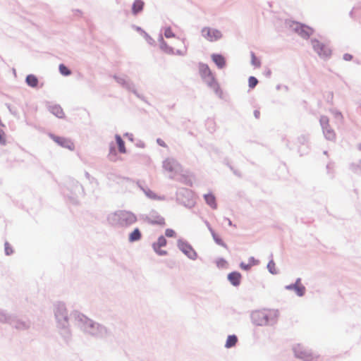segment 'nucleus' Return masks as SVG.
I'll return each instance as SVG.
<instances>
[{"label":"nucleus","mask_w":361,"mask_h":361,"mask_svg":"<svg viewBox=\"0 0 361 361\" xmlns=\"http://www.w3.org/2000/svg\"><path fill=\"white\" fill-rule=\"evenodd\" d=\"M225 221L228 222V226H233L232 221L227 217L224 218Z\"/></svg>","instance_id":"obj_56"},{"label":"nucleus","mask_w":361,"mask_h":361,"mask_svg":"<svg viewBox=\"0 0 361 361\" xmlns=\"http://www.w3.org/2000/svg\"><path fill=\"white\" fill-rule=\"evenodd\" d=\"M107 178L110 181L115 182L118 185H127L129 183H134V181H133L129 178L122 177L114 173H108Z\"/></svg>","instance_id":"obj_17"},{"label":"nucleus","mask_w":361,"mask_h":361,"mask_svg":"<svg viewBox=\"0 0 361 361\" xmlns=\"http://www.w3.org/2000/svg\"><path fill=\"white\" fill-rule=\"evenodd\" d=\"M285 288L288 290H294L298 296L302 297L305 293V287L304 286H296V284H289L285 286Z\"/></svg>","instance_id":"obj_22"},{"label":"nucleus","mask_w":361,"mask_h":361,"mask_svg":"<svg viewBox=\"0 0 361 361\" xmlns=\"http://www.w3.org/2000/svg\"><path fill=\"white\" fill-rule=\"evenodd\" d=\"M311 44L314 51L323 59H327L331 54V50L326 44L316 39H311Z\"/></svg>","instance_id":"obj_7"},{"label":"nucleus","mask_w":361,"mask_h":361,"mask_svg":"<svg viewBox=\"0 0 361 361\" xmlns=\"http://www.w3.org/2000/svg\"><path fill=\"white\" fill-rule=\"evenodd\" d=\"M216 263L218 267H223L226 263V262L224 259L220 258Z\"/></svg>","instance_id":"obj_51"},{"label":"nucleus","mask_w":361,"mask_h":361,"mask_svg":"<svg viewBox=\"0 0 361 361\" xmlns=\"http://www.w3.org/2000/svg\"><path fill=\"white\" fill-rule=\"evenodd\" d=\"M323 133L325 137L329 140H334L336 138V134L334 130L328 126L327 128H322Z\"/></svg>","instance_id":"obj_32"},{"label":"nucleus","mask_w":361,"mask_h":361,"mask_svg":"<svg viewBox=\"0 0 361 361\" xmlns=\"http://www.w3.org/2000/svg\"><path fill=\"white\" fill-rule=\"evenodd\" d=\"M142 238L141 231L138 228H135L128 236V241L130 243H134L140 240Z\"/></svg>","instance_id":"obj_26"},{"label":"nucleus","mask_w":361,"mask_h":361,"mask_svg":"<svg viewBox=\"0 0 361 361\" xmlns=\"http://www.w3.org/2000/svg\"><path fill=\"white\" fill-rule=\"evenodd\" d=\"M177 247L190 259H197V253L188 241L183 239H178Z\"/></svg>","instance_id":"obj_6"},{"label":"nucleus","mask_w":361,"mask_h":361,"mask_svg":"<svg viewBox=\"0 0 361 361\" xmlns=\"http://www.w3.org/2000/svg\"><path fill=\"white\" fill-rule=\"evenodd\" d=\"M271 74V71L270 70H268L267 72L266 73V75L269 77Z\"/></svg>","instance_id":"obj_60"},{"label":"nucleus","mask_w":361,"mask_h":361,"mask_svg":"<svg viewBox=\"0 0 361 361\" xmlns=\"http://www.w3.org/2000/svg\"><path fill=\"white\" fill-rule=\"evenodd\" d=\"M251 56V64L255 67H259L261 66V62L259 59H258L255 53L253 51H251L250 53Z\"/></svg>","instance_id":"obj_38"},{"label":"nucleus","mask_w":361,"mask_h":361,"mask_svg":"<svg viewBox=\"0 0 361 361\" xmlns=\"http://www.w3.org/2000/svg\"><path fill=\"white\" fill-rule=\"evenodd\" d=\"M279 316L277 310H255L251 312L250 319L257 326H274L277 323Z\"/></svg>","instance_id":"obj_3"},{"label":"nucleus","mask_w":361,"mask_h":361,"mask_svg":"<svg viewBox=\"0 0 361 361\" xmlns=\"http://www.w3.org/2000/svg\"><path fill=\"white\" fill-rule=\"evenodd\" d=\"M205 202L208 205H209L212 209H216L217 204L216 202V198L214 195L209 193L205 194L204 195Z\"/></svg>","instance_id":"obj_29"},{"label":"nucleus","mask_w":361,"mask_h":361,"mask_svg":"<svg viewBox=\"0 0 361 361\" xmlns=\"http://www.w3.org/2000/svg\"><path fill=\"white\" fill-rule=\"evenodd\" d=\"M290 27L303 39H308L313 34V29L298 22H292Z\"/></svg>","instance_id":"obj_8"},{"label":"nucleus","mask_w":361,"mask_h":361,"mask_svg":"<svg viewBox=\"0 0 361 361\" xmlns=\"http://www.w3.org/2000/svg\"><path fill=\"white\" fill-rule=\"evenodd\" d=\"M203 80L207 85V86L209 87L216 93V95L221 97L222 92L213 75L209 76L208 78L207 77L204 78Z\"/></svg>","instance_id":"obj_16"},{"label":"nucleus","mask_w":361,"mask_h":361,"mask_svg":"<svg viewBox=\"0 0 361 361\" xmlns=\"http://www.w3.org/2000/svg\"><path fill=\"white\" fill-rule=\"evenodd\" d=\"M201 33L202 37L209 42H215L222 37V33L220 30L209 27H203L201 30Z\"/></svg>","instance_id":"obj_10"},{"label":"nucleus","mask_w":361,"mask_h":361,"mask_svg":"<svg viewBox=\"0 0 361 361\" xmlns=\"http://www.w3.org/2000/svg\"><path fill=\"white\" fill-rule=\"evenodd\" d=\"M259 115H260V112H259V111H258V110H255V111H254V116H255V117L256 118H259Z\"/></svg>","instance_id":"obj_53"},{"label":"nucleus","mask_w":361,"mask_h":361,"mask_svg":"<svg viewBox=\"0 0 361 361\" xmlns=\"http://www.w3.org/2000/svg\"><path fill=\"white\" fill-rule=\"evenodd\" d=\"M157 143L159 145V146H161V147H166L167 145H166V143L164 142V140H162L161 138H157Z\"/></svg>","instance_id":"obj_50"},{"label":"nucleus","mask_w":361,"mask_h":361,"mask_svg":"<svg viewBox=\"0 0 361 361\" xmlns=\"http://www.w3.org/2000/svg\"><path fill=\"white\" fill-rule=\"evenodd\" d=\"M295 356L303 361H310L313 359L312 353L304 346L298 344L293 348Z\"/></svg>","instance_id":"obj_11"},{"label":"nucleus","mask_w":361,"mask_h":361,"mask_svg":"<svg viewBox=\"0 0 361 361\" xmlns=\"http://www.w3.org/2000/svg\"><path fill=\"white\" fill-rule=\"evenodd\" d=\"M240 267L243 270L249 271L252 267V264L251 263L245 264V262H242L240 264Z\"/></svg>","instance_id":"obj_46"},{"label":"nucleus","mask_w":361,"mask_h":361,"mask_svg":"<svg viewBox=\"0 0 361 361\" xmlns=\"http://www.w3.org/2000/svg\"><path fill=\"white\" fill-rule=\"evenodd\" d=\"M267 269L271 274L276 275L279 274V271L276 269L275 262L273 259L269 262Z\"/></svg>","instance_id":"obj_36"},{"label":"nucleus","mask_w":361,"mask_h":361,"mask_svg":"<svg viewBox=\"0 0 361 361\" xmlns=\"http://www.w3.org/2000/svg\"><path fill=\"white\" fill-rule=\"evenodd\" d=\"M229 168L233 171V173L237 175V176H240V174L235 170H233V167L231 166H229Z\"/></svg>","instance_id":"obj_59"},{"label":"nucleus","mask_w":361,"mask_h":361,"mask_svg":"<svg viewBox=\"0 0 361 361\" xmlns=\"http://www.w3.org/2000/svg\"><path fill=\"white\" fill-rule=\"evenodd\" d=\"M164 36L166 38L175 37V34L172 32L171 27H167L164 30Z\"/></svg>","instance_id":"obj_41"},{"label":"nucleus","mask_w":361,"mask_h":361,"mask_svg":"<svg viewBox=\"0 0 361 361\" xmlns=\"http://www.w3.org/2000/svg\"><path fill=\"white\" fill-rule=\"evenodd\" d=\"M115 139L116 144L118 145L119 152L121 154H125L126 152L125 142L123 141L122 137L118 134L115 135Z\"/></svg>","instance_id":"obj_31"},{"label":"nucleus","mask_w":361,"mask_h":361,"mask_svg":"<svg viewBox=\"0 0 361 361\" xmlns=\"http://www.w3.org/2000/svg\"><path fill=\"white\" fill-rule=\"evenodd\" d=\"M165 235H166V236H167L169 238H172V237L175 236L176 233L173 229L167 228L165 231Z\"/></svg>","instance_id":"obj_47"},{"label":"nucleus","mask_w":361,"mask_h":361,"mask_svg":"<svg viewBox=\"0 0 361 361\" xmlns=\"http://www.w3.org/2000/svg\"><path fill=\"white\" fill-rule=\"evenodd\" d=\"M4 250H5V254L6 255H11L13 252V250L11 246L10 245V244L8 242H6L4 244Z\"/></svg>","instance_id":"obj_42"},{"label":"nucleus","mask_w":361,"mask_h":361,"mask_svg":"<svg viewBox=\"0 0 361 361\" xmlns=\"http://www.w3.org/2000/svg\"><path fill=\"white\" fill-rule=\"evenodd\" d=\"M124 136L128 137L130 140H133V134L126 133Z\"/></svg>","instance_id":"obj_55"},{"label":"nucleus","mask_w":361,"mask_h":361,"mask_svg":"<svg viewBox=\"0 0 361 361\" xmlns=\"http://www.w3.org/2000/svg\"><path fill=\"white\" fill-rule=\"evenodd\" d=\"M158 40L159 42L160 49L167 54L173 55L174 54V49L173 47L169 46L167 43L164 41L163 36L159 35Z\"/></svg>","instance_id":"obj_20"},{"label":"nucleus","mask_w":361,"mask_h":361,"mask_svg":"<svg viewBox=\"0 0 361 361\" xmlns=\"http://www.w3.org/2000/svg\"><path fill=\"white\" fill-rule=\"evenodd\" d=\"M145 6V2L142 0H135L132 5V13L137 16L142 11Z\"/></svg>","instance_id":"obj_24"},{"label":"nucleus","mask_w":361,"mask_h":361,"mask_svg":"<svg viewBox=\"0 0 361 361\" xmlns=\"http://www.w3.org/2000/svg\"><path fill=\"white\" fill-rule=\"evenodd\" d=\"M69 185H72L73 187V195H76L78 194H80L83 192V188L82 185L79 183L78 181L72 180L69 183Z\"/></svg>","instance_id":"obj_30"},{"label":"nucleus","mask_w":361,"mask_h":361,"mask_svg":"<svg viewBox=\"0 0 361 361\" xmlns=\"http://www.w3.org/2000/svg\"><path fill=\"white\" fill-rule=\"evenodd\" d=\"M249 263L252 264V266L256 265L258 264L259 261L257 259H255L254 257H250L248 259Z\"/></svg>","instance_id":"obj_49"},{"label":"nucleus","mask_w":361,"mask_h":361,"mask_svg":"<svg viewBox=\"0 0 361 361\" xmlns=\"http://www.w3.org/2000/svg\"><path fill=\"white\" fill-rule=\"evenodd\" d=\"M142 33L144 34V37L145 38V39L147 40V42L151 44V45H153L154 44L155 42L153 38H152L147 32H145V31H142Z\"/></svg>","instance_id":"obj_44"},{"label":"nucleus","mask_w":361,"mask_h":361,"mask_svg":"<svg viewBox=\"0 0 361 361\" xmlns=\"http://www.w3.org/2000/svg\"><path fill=\"white\" fill-rule=\"evenodd\" d=\"M211 58L218 68L222 69L225 67L226 59L223 55L220 54H212Z\"/></svg>","instance_id":"obj_19"},{"label":"nucleus","mask_w":361,"mask_h":361,"mask_svg":"<svg viewBox=\"0 0 361 361\" xmlns=\"http://www.w3.org/2000/svg\"><path fill=\"white\" fill-rule=\"evenodd\" d=\"M108 221L112 225L127 227L135 223L137 217L131 212L120 210L110 214L108 216Z\"/></svg>","instance_id":"obj_4"},{"label":"nucleus","mask_w":361,"mask_h":361,"mask_svg":"<svg viewBox=\"0 0 361 361\" xmlns=\"http://www.w3.org/2000/svg\"><path fill=\"white\" fill-rule=\"evenodd\" d=\"M71 317L74 318L75 325L87 336L102 339L110 335V331L105 326L78 311L72 312Z\"/></svg>","instance_id":"obj_1"},{"label":"nucleus","mask_w":361,"mask_h":361,"mask_svg":"<svg viewBox=\"0 0 361 361\" xmlns=\"http://www.w3.org/2000/svg\"><path fill=\"white\" fill-rule=\"evenodd\" d=\"M238 342V337L233 334L229 335L226 339L225 347L226 348H231L236 345Z\"/></svg>","instance_id":"obj_33"},{"label":"nucleus","mask_w":361,"mask_h":361,"mask_svg":"<svg viewBox=\"0 0 361 361\" xmlns=\"http://www.w3.org/2000/svg\"><path fill=\"white\" fill-rule=\"evenodd\" d=\"M336 117H340V118H342V114L341 112H337L336 113Z\"/></svg>","instance_id":"obj_62"},{"label":"nucleus","mask_w":361,"mask_h":361,"mask_svg":"<svg viewBox=\"0 0 361 361\" xmlns=\"http://www.w3.org/2000/svg\"><path fill=\"white\" fill-rule=\"evenodd\" d=\"M301 279L300 278L297 279L295 282L293 284H296V286H302L300 284Z\"/></svg>","instance_id":"obj_57"},{"label":"nucleus","mask_w":361,"mask_h":361,"mask_svg":"<svg viewBox=\"0 0 361 361\" xmlns=\"http://www.w3.org/2000/svg\"><path fill=\"white\" fill-rule=\"evenodd\" d=\"M308 140H309V137L307 135H301L300 136H299L298 137V142L302 144V145H305L306 144L307 142H308Z\"/></svg>","instance_id":"obj_43"},{"label":"nucleus","mask_w":361,"mask_h":361,"mask_svg":"<svg viewBox=\"0 0 361 361\" xmlns=\"http://www.w3.org/2000/svg\"><path fill=\"white\" fill-rule=\"evenodd\" d=\"M11 314L0 308V323L8 324Z\"/></svg>","instance_id":"obj_34"},{"label":"nucleus","mask_w":361,"mask_h":361,"mask_svg":"<svg viewBox=\"0 0 361 361\" xmlns=\"http://www.w3.org/2000/svg\"><path fill=\"white\" fill-rule=\"evenodd\" d=\"M108 158L111 161H116L118 159L117 152L114 145V143L112 142L109 145V152L108 154Z\"/></svg>","instance_id":"obj_28"},{"label":"nucleus","mask_w":361,"mask_h":361,"mask_svg":"<svg viewBox=\"0 0 361 361\" xmlns=\"http://www.w3.org/2000/svg\"><path fill=\"white\" fill-rule=\"evenodd\" d=\"M174 54L183 56L185 54L182 51L178 49V50H176V52H174Z\"/></svg>","instance_id":"obj_54"},{"label":"nucleus","mask_w":361,"mask_h":361,"mask_svg":"<svg viewBox=\"0 0 361 361\" xmlns=\"http://www.w3.org/2000/svg\"><path fill=\"white\" fill-rule=\"evenodd\" d=\"M7 107H8V109L9 111H10L12 114L16 115V112H15V111H13L11 109V108L10 105H7Z\"/></svg>","instance_id":"obj_58"},{"label":"nucleus","mask_w":361,"mask_h":361,"mask_svg":"<svg viewBox=\"0 0 361 361\" xmlns=\"http://www.w3.org/2000/svg\"><path fill=\"white\" fill-rule=\"evenodd\" d=\"M136 185L145 193L146 197L150 200H164L165 199L164 196H158L140 180L137 181Z\"/></svg>","instance_id":"obj_13"},{"label":"nucleus","mask_w":361,"mask_h":361,"mask_svg":"<svg viewBox=\"0 0 361 361\" xmlns=\"http://www.w3.org/2000/svg\"><path fill=\"white\" fill-rule=\"evenodd\" d=\"M25 82L28 86L35 88L37 87L39 80L35 75L30 74L26 76Z\"/></svg>","instance_id":"obj_27"},{"label":"nucleus","mask_w":361,"mask_h":361,"mask_svg":"<svg viewBox=\"0 0 361 361\" xmlns=\"http://www.w3.org/2000/svg\"><path fill=\"white\" fill-rule=\"evenodd\" d=\"M8 324L18 330H27L31 326L30 320H23L18 317L17 315L11 314Z\"/></svg>","instance_id":"obj_9"},{"label":"nucleus","mask_w":361,"mask_h":361,"mask_svg":"<svg viewBox=\"0 0 361 361\" xmlns=\"http://www.w3.org/2000/svg\"><path fill=\"white\" fill-rule=\"evenodd\" d=\"M199 72L202 80L212 75L208 65L204 63H199Z\"/></svg>","instance_id":"obj_23"},{"label":"nucleus","mask_w":361,"mask_h":361,"mask_svg":"<svg viewBox=\"0 0 361 361\" xmlns=\"http://www.w3.org/2000/svg\"><path fill=\"white\" fill-rule=\"evenodd\" d=\"M320 125L322 126V128H327L329 126V118L326 116H322L319 119Z\"/></svg>","instance_id":"obj_40"},{"label":"nucleus","mask_w":361,"mask_h":361,"mask_svg":"<svg viewBox=\"0 0 361 361\" xmlns=\"http://www.w3.org/2000/svg\"><path fill=\"white\" fill-rule=\"evenodd\" d=\"M351 167H352V169H353V168L358 169V168H360V166L359 165L352 164Z\"/></svg>","instance_id":"obj_61"},{"label":"nucleus","mask_w":361,"mask_h":361,"mask_svg":"<svg viewBox=\"0 0 361 361\" xmlns=\"http://www.w3.org/2000/svg\"><path fill=\"white\" fill-rule=\"evenodd\" d=\"M167 240L164 235H160L157 242L152 243L154 251L159 256H166L168 252L166 250H161V247L166 246Z\"/></svg>","instance_id":"obj_14"},{"label":"nucleus","mask_w":361,"mask_h":361,"mask_svg":"<svg viewBox=\"0 0 361 361\" xmlns=\"http://www.w3.org/2000/svg\"><path fill=\"white\" fill-rule=\"evenodd\" d=\"M258 84V80L254 76H250L248 78V85L251 89L255 88Z\"/></svg>","instance_id":"obj_39"},{"label":"nucleus","mask_w":361,"mask_h":361,"mask_svg":"<svg viewBox=\"0 0 361 361\" xmlns=\"http://www.w3.org/2000/svg\"><path fill=\"white\" fill-rule=\"evenodd\" d=\"M136 29H137V31H140V32H142V31H144V30H143L141 27H136Z\"/></svg>","instance_id":"obj_63"},{"label":"nucleus","mask_w":361,"mask_h":361,"mask_svg":"<svg viewBox=\"0 0 361 361\" xmlns=\"http://www.w3.org/2000/svg\"><path fill=\"white\" fill-rule=\"evenodd\" d=\"M49 136L51 140H53L56 143L62 147L68 149L70 150H73L75 148L74 143L68 138L59 137L55 135L53 133H49Z\"/></svg>","instance_id":"obj_12"},{"label":"nucleus","mask_w":361,"mask_h":361,"mask_svg":"<svg viewBox=\"0 0 361 361\" xmlns=\"http://www.w3.org/2000/svg\"><path fill=\"white\" fill-rule=\"evenodd\" d=\"M114 79L122 87L125 88L129 92H133L137 98L140 99L144 102H147L145 97L139 94L136 90L135 85L133 82L129 78L128 76L126 75H113Z\"/></svg>","instance_id":"obj_5"},{"label":"nucleus","mask_w":361,"mask_h":361,"mask_svg":"<svg viewBox=\"0 0 361 361\" xmlns=\"http://www.w3.org/2000/svg\"><path fill=\"white\" fill-rule=\"evenodd\" d=\"M59 70L60 73L64 76H68L71 74V71L63 63L59 65Z\"/></svg>","instance_id":"obj_37"},{"label":"nucleus","mask_w":361,"mask_h":361,"mask_svg":"<svg viewBox=\"0 0 361 361\" xmlns=\"http://www.w3.org/2000/svg\"><path fill=\"white\" fill-rule=\"evenodd\" d=\"M204 224H205L206 226L207 227V228H208V230L209 231L210 233L214 231L213 228H212V226L209 224V223L208 222V221L204 220Z\"/></svg>","instance_id":"obj_52"},{"label":"nucleus","mask_w":361,"mask_h":361,"mask_svg":"<svg viewBox=\"0 0 361 361\" xmlns=\"http://www.w3.org/2000/svg\"><path fill=\"white\" fill-rule=\"evenodd\" d=\"M6 143L5 133L3 130L0 129V145H5Z\"/></svg>","instance_id":"obj_45"},{"label":"nucleus","mask_w":361,"mask_h":361,"mask_svg":"<svg viewBox=\"0 0 361 361\" xmlns=\"http://www.w3.org/2000/svg\"><path fill=\"white\" fill-rule=\"evenodd\" d=\"M49 111L59 118H62L64 116V113L61 106L55 104L49 106Z\"/></svg>","instance_id":"obj_25"},{"label":"nucleus","mask_w":361,"mask_h":361,"mask_svg":"<svg viewBox=\"0 0 361 361\" xmlns=\"http://www.w3.org/2000/svg\"><path fill=\"white\" fill-rule=\"evenodd\" d=\"M343 60L347 61H351L353 59V55H351L350 54H345L343 56Z\"/></svg>","instance_id":"obj_48"},{"label":"nucleus","mask_w":361,"mask_h":361,"mask_svg":"<svg viewBox=\"0 0 361 361\" xmlns=\"http://www.w3.org/2000/svg\"><path fill=\"white\" fill-rule=\"evenodd\" d=\"M145 220L151 224L160 226L165 224L164 219L154 210L151 211L149 214L146 216Z\"/></svg>","instance_id":"obj_15"},{"label":"nucleus","mask_w":361,"mask_h":361,"mask_svg":"<svg viewBox=\"0 0 361 361\" xmlns=\"http://www.w3.org/2000/svg\"><path fill=\"white\" fill-rule=\"evenodd\" d=\"M241 274L238 271H233L228 274V280L233 286H238L240 283Z\"/></svg>","instance_id":"obj_21"},{"label":"nucleus","mask_w":361,"mask_h":361,"mask_svg":"<svg viewBox=\"0 0 361 361\" xmlns=\"http://www.w3.org/2000/svg\"><path fill=\"white\" fill-rule=\"evenodd\" d=\"M357 149L361 151V144H359L357 146Z\"/></svg>","instance_id":"obj_64"},{"label":"nucleus","mask_w":361,"mask_h":361,"mask_svg":"<svg viewBox=\"0 0 361 361\" xmlns=\"http://www.w3.org/2000/svg\"><path fill=\"white\" fill-rule=\"evenodd\" d=\"M163 168L169 172H177L179 164L173 158H167L163 161Z\"/></svg>","instance_id":"obj_18"},{"label":"nucleus","mask_w":361,"mask_h":361,"mask_svg":"<svg viewBox=\"0 0 361 361\" xmlns=\"http://www.w3.org/2000/svg\"><path fill=\"white\" fill-rule=\"evenodd\" d=\"M211 234H212V238H213V239H214V242H215L217 245H220V246H221V247H223L227 248V245H226V243L223 241V240H222V239H221V238H220V237H219V235L215 233V231H212V232L211 233Z\"/></svg>","instance_id":"obj_35"},{"label":"nucleus","mask_w":361,"mask_h":361,"mask_svg":"<svg viewBox=\"0 0 361 361\" xmlns=\"http://www.w3.org/2000/svg\"><path fill=\"white\" fill-rule=\"evenodd\" d=\"M53 312L59 334L65 343H69L72 340V331L70 327L69 314L66 305L61 302L54 304Z\"/></svg>","instance_id":"obj_2"}]
</instances>
